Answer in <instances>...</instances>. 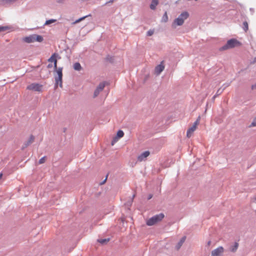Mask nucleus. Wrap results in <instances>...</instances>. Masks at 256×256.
Segmentation results:
<instances>
[{
    "label": "nucleus",
    "mask_w": 256,
    "mask_h": 256,
    "mask_svg": "<svg viewBox=\"0 0 256 256\" xmlns=\"http://www.w3.org/2000/svg\"><path fill=\"white\" fill-rule=\"evenodd\" d=\"M164 217V214L161 213L158 214H156L149 218L146 220V224L148 226H152L157 222H160Z\"/></svg>",
    "instance_id": "obj_1"
},
{
    "label": "nucleus",
    "mask_w": 256,
    "mask_h": 256,
    "mask_svg": "<svg viewBox=\"0 0 256 256\" xmlns=\"http://www.w3.org/2000/svg\"><path fill=\"white\" fill-rule=\"evenodd\" d=\"M188 16V14L187 12H184L176 18L172 26L176 28V26H181L184 24V20Z\"/></svg>",
    "instance_id": "obj_2"
},
{
    "label": "nucleus",
    "mask_w": 256,
    "mask_h": 256,
    "mask_svg": "<svg viewBox=\"0 0 256 256\" xmlns=\"http://www.w3.org/2000/svg\"><path fill=\"white\" fill-rule=\"evenodd\" d=\"M23 40L27 43H32L35 42H42L43 40V38L40 35L32 34L24 37Z\"/></svg>",
    "instance_id": "obj_3"
},
{
    "label": "nucleus",
    "mask_w": 256,
    "mask_h": 256,
    "mask_svg": "<svg viewBox=\"0 0 256 256\" xmlns=\"http://www.w3.org/2000/svg\"><path fill=\"white\" fill-rule=\"evenodd\" d=\"M239 44V42L238 41L236 40L234 38L230 39L228 40L226 44L222 47L220 49L222 50H226L228 49L232 48L237 46Z\"/></svg>",
    "instance_id": "obj_4"
},
{
    "label": "nucleus",
    "mask_w": 256,
    "mask_h": 256,
    "mask_svg": "<svg viewBox=\"0 0 256 256\" xmlns=\"http://www.w3.org/2000/svg\"><path fill=\"white\" fill-rule=\"evenodd\" d=\"M26 89L34 92H42L43 90V85L38 83H32L27 86Z\"/></svg>",
    "instance_id": "obj_5"
},
{
    "label": "nucleus",
    "mask_w": 256,
    "mask_h": 256,
    "mask_svg": "<svg viewBox=\"0 0 256 256\" xmlns=\"http://www.w3.org/2000/svg\"><path fill=\"white\" fill-rule=\"evenodd\" d=\"M200 118L199 116L196 120L194 122L193 126L188 129L186 132L187 137L190 138L192 136L193 132L196 130L197 126L200 123Z\"/></svg>",
    "instance_id": "obj_6"
},
{
    "label": "nucleus",
    "mask_w": 256,
    "mask_h": 256,
    "mask_svg": "<svg viewBox=\"0 0 256 256\" xmlns=\"http://www.w3.org/2000/svg\"><path fill=\"white\" fill-rule=\"evenodd\" d=\"M224 252V248L222 246H219L212 252L211 256H220Z\"/></svg>",
    "instance_id": "obj_7"
},
{
    "label": "nucleus",
    "mask_w": 256,
    "mask_h": 256,
    "mask_svg": "<svg viewBox=\"0 0 256 256\" xmlns=\"http://www.w3.org/2000/svg\"><path fill=\"white\" fill-rule=\"evenodd\" d=\"M104 86L105 84L104 82L100 84L94 92V97H96L99 94L100 92L104 90Z\"/></svg>",
    "instance_id": "obj_8"
},
{
    "label": "nucleus",
    "mask_w": 256,
    "mask_h": 256,
    "mask_svg": "<svg viewBox=\"0 0 256 256\" xmlns=\"http://www.w3.org/2000/svg\"><path fill=\"white\" fill-rule=\"evenodd\" d=\"M163 62L155 68V72L157 74H159L162 72L164 68V66L162 64Z\"/></svg>",
    "instance_id": "obj_9"
},
{
    "label": "nucleus",
    "mask_w": 256,
    "mask_h": 256,
    "mask_svg": "<svg viewBox=\"0 0 256 256\" xmlns=\"http://www.w3.org/2000/svg\"><path fill=\"white\" fill-rule=\"evenodd\" d=\"M149 155L150 152L148 151H146L138 156V160L140 162H142Z\"/></svg>",
    "instance_id": "obj_10"
},
{
    "label": "nucleus",
    "mask_w": 256,
    "mask_h": 256,
    "mask_svg": "<svg viewBox=\"0 0 256 256\" xmlns=\"http://www.w3.org/2000/svg\"><path fill=\"white\" fill-rule=\"evenodd\" d=\"M186 236H183L181 239L180 240V242H178V244H177V245L176 246V248L177 250H178L180 247L182 246V244H184V242L185 240H186Z\"/></svg>",
    "instance_id": "obj_11"
},
{
    "label": "nucleus",
    "mask_w": 256,
    "mask_h": 256,
    "mask_svg": "<svg viewBox=\"0 0 256 256\" xmlns=\"http://www.w3.org/2000/svg\"><path fill=\"white\" fill-rule=\"evenodd\" d=\"M158 0H152V3L150 5V8L152 10H154L158 4Z\"/></svg>",
    "instance_id": "obj_12"
},
{
    "label": "nucleus",
    "mask_w": 256,
    "mask_h": 256,
    "mask_svg": "<svg viewBox=\"0 0 256 256\" xmlns=\"http://www.w3.org/2000/svg\"><path fill=\"white\" fill-rule=\"evenodd\" d=\"M34 137L31 135L28 140L26 142L25 144V147H26L28 146H29L30 144H31L34 141Z\"/></svg>",
    "instance_id": "obj_13"
},
{
    "label": "nucleus",
    "mask_w": 256,
    "mask_h": 256,
    "mask_svg": "<svg viewBox=\"0 0 256 256\" xmlns=\"http://www.w3.org/2000/svg\"><path fill=\"white\" fill-rule=\"evenodd\" d=\"M62 68H59L56 70V72L58 74V76H56L58 79H62Z\"/></svg>",
    "instance_id": "obj_14"
},
{
    "label": "nucleus",
    "mask_w": 256,
    "mask_h": 256,
    "mask_svg": "<svg viewBox=\"0 0 256 256\" xmlns=\"http://www.w3.org/2000/svg\"><path fill=\"white\" fill-rule=\"evenodd\" d=\"M58 56V54L56 53H54L52 54L50 58L48 59V62H54V60H56V58Z\"/></svg>",
    "instance_id": "obj_15"
},
{
    "label": "nucleus",
    "mask_w": 256,
    "mask_h": 256,
    "mask_svg": "<svg viewBox=\"0 0 256 256\" xmlns=\"http://www.w3.org/2000/svg\"><path fill=\"white\" fill-rule=\"evenodd\" d=\"M74 68L76 70H82V66L79 62H76L74 64Z\"/></svg>",
    "instance_id": "obj_16"
},
{
    "label": "nucleus",
    "mask_w": 256,
    "mask_h": 256,
    "mask_svg": "<svg viewBox=\"0 0 256 256\" xmlns=\"http://www.w3.org/2000/svg\"><path fill=\"white\" fill-rule=\"evenodd\" d=\"M89 16H90V14H89L88 16H83V17H82L80 18H78V20H76V21H74V22H72V24H75L77 23H78L80 22L83 20H84L86 18Z\"/></svg>",
    "instance_id": "obj_17"
},
{
    "label": "nucleus",
    "mask_w": 256,
    "mask_h": 256,
    "mask_svg": "<svg viewBox=\"0 0 256 256\" xmlns=\"http://www.w3.org/2000/svg\"><path fill=\"white\" fill-rule=\"evenodd\" d=\"M124 136V132L122 130H119L117 132V134L116 136L118 137L119 139L123 137Z\"/></svg>",
    "instance_id": "obj_18"
},
{
    "label": "nucleus",
    "mask_w": 256,
    "mask_h": 256,
    "mask_svg": "<svg viewBox=\"0 0 256 256\" xmlns=\"http://www.w3.org/2000/svg\"><path fill=\"white\" fill-rule=\"evenodd\" d=\"M55 80L56 85L59 84L60 87H62V79H58L56 76H55Z\"/></svg>",
    "instance_id": "obj_19"
},
{
    "label": "nucleus",
    "mask_w": 256,
    "mask_h": 256,
    "mask_svg": "<svg viewBox=\"0 0 256 256\" xmlns=\"http://www.w3.org/2000/svg\"><path fill=\"white\" fill-rule=\"evenodd\" d=\"M168 20V16L167 12H165L162 19V21L163 22H166Z\"/></svg>",
    "instance_id": "obj_20"
},
{
    "label": "nucleus",
    "mask_w": 256,
    "mask_h": 256,
    "mask_svg": "<svg viewBox=\"0 0 256 256\" xmlns=\"http://www.w3.org/2000/svg\"><path fill=\"white\" fill-rule=\"evenodd\" d=\"M10 28L8 26H0V32L8 30Z\"/></svg>",
    "instance_id": "obj_21"
},
{
    "label": "nucleus",
    "mask_w": 256,
    "mask_h": 256,
    "mask_svg": "<svg viewBox=\"0 0 256 256\" xmlns=\"http://www.w3.org/2000/svg\"><path fill=\"white\" fill-rule=\"evenodd\" d=\"M238 243L237 242H236L234 246H232L231 248H230V250L232 252H235L238 248Z\"/></svg>",
    "instance_id": "obj_22"
},
{
    "label": "nucleus",
    "mask_w": 256,
    "mask_h": 256,
    "mask_svg": "<svg viewBox=\"0 0 256 256\" xmlns=\"http://www.w3.org/2000/svg\"><path fill=\"white\" fill-rule=\"evenodd\" d=\"M98 241L102 244H104L109 241V239H99L98 240Z\"/></svg>",
    "instance_id": "obj_23"
},
{
    "label": "nucleus",
    "mask_w": 256,
    "mask_h": 256,
    "mask_svg": "<svg viewBox=\"0 0 256 256\" xmlns=\"http://www.w3.org/2000/svg\"><path fill=\"white\" fill-rule=\"evenodd\" d=\"M243 28L245 32H246L248 30V24L246 22H244L243 23Z\"/></svg>",
    "instance_id": "obj_24"
},
{
    "label": "nucleus",
    "mask_w": 256,
    "mask_h": 256,
    "mask_svg": "<svg viewBox=\"0 0 256 256\" xmlns=\"http://www.w3.org/2000/svg\"><path fill=\"white\" fill-rule=\"evenodd\" d=\"M118 140L119 138L116 136L114 138L113 140H112L111 142V144L112 146H114V144L116 143Z\"/></svg>",
    "instance_id": "obj_25"
},
{
    "label": "nucleus",
    "mask_w": 256,
    "mask_h": 256,
    "mask_svg": "<svg viewBox=\"0 0 256 256\" xmlns=\"http://www.w3.org/2000/svg\"><path fill=\"white\" fill-rule=\"evenodd\" d=\"M56 21V20H46V24H50L55 22Z\"/></svg>",
    "instance_id": "obj_26"
},
{
    "label": "nucleus",
    "mask_w": 256,
    "mask_h": 256,
    "mask_svg": "<svg viewBox=\"0 0 256 256\" xmlns=\"http://www.w3.org/2000/svg\"><path fill=\"white\" fill-rule=\"evenodd\" d=\"M46 161V157L45 156H44L40 160H39V164H42L43 163H44Z\"/></svg>",
    "instance_id": "obj_27"
},
{
    "label": "nucleus",
    "mask_w": 256,
    "mask_h": 256,
    "mask_svg": "<svg viewBox=\"0 0 256 256\" xmlns=\"http://www.w3.org/2000/svg\"><path fill=\"white\" fill-rule=\"evenodd\" d=\"M256 126V118L254 120V121L252 123L250 126Z\"/></svg>",
    "instance_id": "obj_28"
},
{
    "label": "nucleus",
    "mask_w": 256,
    "mask_h": 256,
    "mask_svg": "<svg viewBox=\"0 0 256 256\" xmlns=\"http://www.w3.org/2000/svg\"><path fill=\"white\" fill-rule=\"evenodd\" d=\"M147 34H148V36H152L154 34V31L150 30L148 32Z\"/></svg>",
    "instance_id": "obj_29"
},
{
    "label": "nucleus",
    "mask_w": 256,
    "mask_h": 256,
    "mask_svg": "<svg viewBox=\"0 0 256 256\" xmlns=\"http://www.w3.org/2000/svg\"><path fill=\"white\" fill-rule=\"evenodd\" d=\"M54 68L56 70H58V68H57V60H54Z\"/></svg>",
    "instance_id": "obj_30"
},
{
    "label": "nucleus",
    "mask_w": 256,
    "mask_h": 256,
    "mask_svg": "<svg viewBox=\"0 0 256 256\" xmlns=\"http://www.w3.org/2000/svg\"><path fill=\"white\" fill-rule=\"evenodd\" d=\"M114 0H110L109 2H106V4H108L109 3H112L114 2Z\"/></svg>",
    "instance_id": "obj_31"
},
{
    "label": "nucleus",
    "mask_w": 256,
    "mask_h": 256,
    "mask_svg": "<svg viewBox=\"0 0 256 256\" xmlns=\"http://www.w3.org/2000/svg\"><path fill=\"white\" fill-rule=\"evenodd\" d=\"M8 2H12L14 1H16V0H8Z\"/></svg>",
    "instance_id": "obj_32"
},
{
    "label": "nucleus",
    "mask_w": 256,
    "mask_h": 256,
    "mask_svg": "<svg viewBox=\"0 0 256 256\" xmlns=\"http://www.w3.org/2000/svg\"><path fill=\"white\" fill-rule=\"evenodd\" d=\"M2 174L0 173V179L2 178Z\"/></svg>",
    "instance_id": "obj_33"
},
{
    "label": "nucleus",
    "mask_w": 256,
    "mask_h": 256,
    "mask_svg": "<svg viewBox=\"0 0 256 256\" xmlns=\"http://www.w3.org/2000/svg\"><path fill=\"white\" fill-rule=\"evenodd\" d=\"M210 243H211L210 241H209V242H208V246H210Z\"/></svg>",
    "instance_id": "obj_34"
},
{
    "label": "nucleus",
    "mask_w": 256,
    "mask_h": 256,
    "mask_svg": "<svg viewBox=\"0 0 256 256\" xmlns=\"http://www.w3.org/2000/svg\"><path fill=\"white\" fill-rule=\"evenodd\" d=\"M52 66L50 64L48 65V68H50Z\"/></svg>",
    "instance_id": "obj_35"
},
{
    "label": "nucleus",
    "mask_w": 256,
    "mask_h": 256,
    "mask_svg": "<svg viewBox=\"0 0 256 256\" xmlns=\"http://www.w3.org/2000/svg\"><path fill=\"white\" fill-rule=\"evenodd\" d=\"M106 180V178L104 180V182Z\"/></svg>",
    "instance_id": "obj_36"
}]
</instances>
